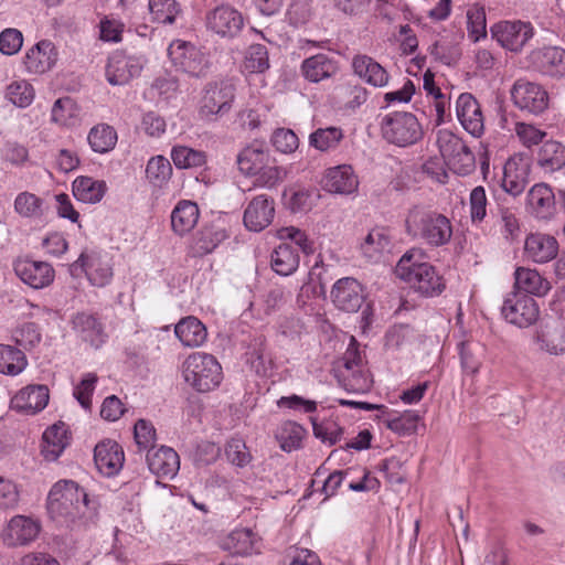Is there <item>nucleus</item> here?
Returning <instances> with one entry per match:
<instances>
[{
	"label": "nucleus",
	"mask_w": 565,
	"mask_h": 565,
	"mask_svg": "<svg viewBox=\"0 0 565 565\" xmlns=\"http://www.w3.org/2000/svg\"><path fill=\"white\" fill-rule=\"evenodd\" d=\"M98 502L73 480H60L47 495V512L61 526L82 527L94 522Z\"/></svg>",
	"instance_id": "1"
},
{
	"label": "nucleus",
	"mask_w": 565,
	"mask_h": 565,
	"mask_svg": "<svg viewBox=\"0 0 565 565\" xmlns=\"http://www.w3.org/2000/svg\"><path fill=\"white\" fill-rule=\"evenodd\" d=\"M405 233L414 241L438 248L450 243L452 223L445 214L424 204L412 205L405 214Z\"/></svg>",
	"instance_id": "2"
},
{
	"label": "nucleus",
	"mask_w": 565,
	"mask_h": 565,
	"mask_svg": "<svg viewBox=\"0 0 565 565\" xmlns=\"http://www.w3.org/2000/svg\"><path fill=\"white\" fill-rule=\"evenodd\" d=\"M416 256H420L417 249L406 252L395 267L396 276L424 297L439 296L446 288L444 277L431 264L419 262Z\"/></svg>",
	"instance_id": "3"
},
{
	"label": "nucleus",
	"mask_w": 565,
	"mask_h": 565,
	"mask_svg": "<svg viewBox=\"0 0 565 565\" xmlns=\"http://www.w3.org/2000/svg\"><path fill=\"white\" fill-rule=\"evenodd\" d=\"M184 381L196 392L207 393L220 386L223 380L222 366L209 353L195 352L183 362Z\"/></svg>",
	"instance_id": "4"
},
{
	"label": "nucleus",
	"mask_w": 565,
	"mask_h": 565,
	"mask_svg": "<svg viewBox=\"0 0 565 565\" xmlns=\"http://www.w3.org/2000/svg\"><path fill=\"white\" fill-rule=\"evenodd\" d=\"M380 129L383 139L398 147L414 145L423 138L418 119L407 111H393L382 116Z\"/></svg>",
	"instance_id": "5"
},
{
	"label": "nucleus",
	"mask_w": 565,
	"mask_h": 565,
	"mask_svg": "<svg viewBox=\"0 0 565 565\" xmlns=\"http://www.w3.org/2000/svg\"><path fill=\"white\" fill-rule=\"evenodd\" d=\"M342 361L343 370H340V382L343 387L352 393L369 392L373 382L370 372L362 369V355L354 338H351Z\"/></svg>",
	"instance_id": "6"
},
{
	"label": "nucleus",
	"mask_w": 565,
	"mask_h": 565,
	"mask_svg": "<svg viewBox=\"0 0 565 565\" xmlns=\"http://www.w3.org/2000/svg\"><path fill=\"white\" fill-rule=\"evenodd\" d=\"M501 313L509 323L519 328H527L537 321L540 308L536 300L531 296L512 291L507 295L501 307Z\"/></svg>",
	"instance_id": "7"
},
{
	"label": "nucleus",
	"mask_w": 565,
	"mask_h": 565,
	"mask_svg": "<svg viewBox=\"0 0 565 565\" xmlns=\"http://www.w3.org/2000/svg\"><path fill=\"white\" fill-rule=\"evenodd\" d=\"M84 271L90 285L95 287L107 286L114 276L113 264L107 254L96 250H84L71 265V273Z\"/></svg>",
	"instance_id": "8"
},
{
	"label": "nucleus",
	"mask_w": 565,
	"mask_h": 565,
	"mask_svg": "<svg viewBox=\"0 0 565 565\" xmlns=\"http://www.w3.org/2000/svg\"><path fill=\"white\" fill-rule=\"evenodd\" d=\"M510 94L514 106L522 111L540 115L548 107V93L537 83L520 78L512 85Z\"/></svg>",
	"instance_id": "9"
},
{
	"label": "nucleus",
	"mask_w": 565,
	"mask_h": 565,
	"mask_svg": "<svg viewBox=\"0 0 565 565\" xmlns=\"http://www.w3.org/2000/svg\"><path fill=\"white\" fill-rule=\"evenodd\" d=\"M235 98L234 87L226 83H209L200 99L199 114L206 120L230 111Z\"/></svg>",
	"instance_id": "10"
},
{
	"label": "nucleus",
	"mask_w": 565,
	"mask_h": 565,
	"mask_svg": "<svg viewBox=\"0 0 565 565\" xmlns=\"http://www.w3.org/2000/svg\"><path fill=\"white\" fill-rule=\"evenodd\" d=\"M491 34L502 47L520 52L533 36V28L531 23L520 20L500 21L491 26Z\"/></svg>",
	"instance_id": "11"
},
{
	"label": "nucleus",
	"mask_w": 565,
	"mask_h": 565,
	"mask_svg": "<svg viewBox=\"0 0 565 565\" xmlns=\"http://www.w3.org/2000/svg\"><path fill=\"white\" fill-rule=\"evenodd\" d=\"M169 56L173 64L184 73L194 77L206 75L207 60L194 45L177 41L170 45Z\"/></svg>",
	"instance_id": "12"
},
{
	"label": "nucleus",
	"mask_w": 565,
	"mask_h": 565,
	"mask_svg": "<svg viewBox=\"0 0 565 565\" xmlns=\"http://www.w3.org/2000/svg\"><path fill=\"white\" fill-rule=\"evenodd\" d=\"M244 26L242 13L230 4H221L206 14V28L224 39H234Z\"/></svg>",
	"instance_id": "13"
},
{
	"label": "nucleus",
	"mask_w": 565,
	"mask_h": 565,
	"mask_svg": "<svg viewBox=\"0 0 565 565\" xmlns=\"http://www.w3.org/2000/svg\"><path fill=\"white\" fill-rule=\"evenodd\" d=\"M531 172V159L523 153L510 157L503 167L502 188L512 196H518L525 190Z\"/></svg>",
	"instance_id": "14"
},
{
	"label": "nucleus",
	"mask_w": 565,
	"mask_h": 565,
	"mask_svg": "<svg viewBox=\"0 0 565 565\" xmlns=\"http://www.w3.org/2000/svg\"><path fill=\"white\" fill-rule=\"evenodd\" d=\"M15 275L28 286L42 289L54 281L55 270L47 262L19 258L13 263Z\"/></svg>",
	"instance_id": "15"
},
{
	"label": "nucleus",
	"mask_w": 565,
	"mask_h": 565,
	"mask_svg": "<svg viewBox=\"0 0 565 565\" xmlns=\"http://www.w3.org/2000/svg\"><path fill=\"white\" fill-rule=\"evenodd\" d=\"M331 298L338 309L356 312L365 300V294L362 285L355 278L344 277L333 285Z\"/></svg>",
	"instance_id": "16"
},
{
	"label": "nucleus",
	"mask_w": 565,
	"mask_h": 565,
	"mask_svg": "<svg viewBox=\"0 0 565 565\" xmlns=\"http://www.w3.org/2000/svg\"><path fill=\"white\" fill-rule=\"evenodd\" d=\"M437 145L441 157L449 166H452L454 168H456L458 163H461L462 167L467 168H471L473 166L475 157L472 151L461 138L451 131H439Z\"/></svg>",
	"instance_id": "17"
},
{
	"label": "nucleus",
	"mask_w": 565,
	"mask_h": 565,
	"mask_svg": "<svg viewBox=\"0 0 565 565\" xmlns=\"http://www.w3.org/2000/svg\"><path fill=\"white\" fill-rule=\"evenodd\" d=\"M456 115L463 129L473 137L484 131V118L481 106L470 93H462L456 102Z\"/></svg>",
	"instance_id": "18"
},
{
	"label": "nucleus",
	"mask_w": 565,
	"mask_h": 565,
	"mask_svg": "<svg viewBox=\"0 0 565 565\" xmlns=\"http://www.w3.org/2000/svg\"><path fill=\"white\" fill-rule=\"evenodd\" d=\"M530 65L539 73L550 77L565 76V50L548 46L534 50L529 55Z\"/></svg>",
	"instance_id": "19"
},
{
	"label": "nucleus",
	"mask_w": 565,
	"mask_h": 565,
	"mask_svg": "<svg viewBox=\"0 0 565 565\" xmlns=\"http://www.w3.org/2000/svg\"><path fill=\"white\" fill-rule=\"evenodd\" d=\"M141 70L142 64L138 57L117 51L108 57L106 78L110 85H125L138 76Z\"/></svg>",
	"instance_id": "20"
},
{
	"label": "nucleus",
	"mask_w": 565,
	"mask_h": 565,
	"mask_svg": "<svg viewBox=\"0 0 565 565\" xmlns=\"http://www.w3.org/2000/svg\"><path fill=\"white\" fill-rule=\"evenodd\" d=\"M41 531L38 519L28 515H14L8 523L3 540L10 546H22L33 542Z\"/></svg>",
	"instance_id": "21"
},
{
	"label": "nucleus",
	"mask_w": 565,
	"mask_h": 565,
	"mask_svg": "<svg viewBox=\"0 0 565 565\" xmlns=\"http://www.w3.org/2000/svg\"><path fill=\"white\" fill-rule=\"evenodd\" d=\"M124 461V450L115 440L106 439L95 446L94 462L103 476H116L121 470Z\"/></svg>",
	"instance_id": "22"
},
{
	"label": "nucleus",
	"mask_w": 565,
	"mask_h": 565,
	"mask_svg": "<svg viewBox=\"0 0 565 565\" xmlns=\"http://www.w3.org/2000/svg\"><path fill=\"white\" fill-rule=\"evenodd\" d=\"M558 254L557 239L544 233H531L524 242V257L535 264H546Z\"/></svg>",
	"instance_id": "23"
},
{
	"label": "nucleus",
	"mask_w": 565,
	"mask_h": 565,
	"mask_svg": "<svg viewBox=\"0 0 565 565\" xmlns=\"http://www.w3.org/2000/svg\"><path fill=\"white\" fill-rule=\"evenodd\" d=\"M274 200L266 194L255 196L244 211V225L254 232L266 228L274 220Z\"/></svg>",
	"instance_id": "24"
},
{
	"label": "nucleus",
	"mask_w": 565,
	"mask_h": 565,
	"mask_svg": "<svg viewBox=\"0 0 565 565\" xmlns=\"http://www.w3.org/2000/svg\"><path fill=\"white\" fill-rule=\"evenodd\" d=\"M50 399L46 385H29L20 390L11 399V409L25 415H34L45 408Z\"/></svg>",
	"instance_id": "25"
},
{
	"label": "nucleus",
	"mask_w": 565,
	"mask_h": 565,
	"mask_svg": "<svg viewBox=\"0 0 565 565\" xmlns=\"http://www.w3.org/2000/svg\"><path fill=\"white\" fill-rule=\"evenodd\" d=\"M57 61V50L50 40L34 44L25 54L24 65L29 73L44 74L52 70Z\"/></svg>",
	"instance_id": "26"
},
{
	"label": "nucleus",
	"mask_w": 565,
	"mask_h": 565,
	"mask_svg": "<svg viewBox=\"0 0 565 565\" xmlns=\"http://www.w3.org/2000/svg\"><path fill=\"white\" fill-rule=\"evenodd\" d=\"M73 329L79 334L83 341L93 348H100L107 340L104 324L96 315L89 312H77L73 320Z\"/></svg>",
	"instance_id": "27"
},
{
	"label": "nucleus",
	"mask_w": 565,
	"mask_h": 565,
	"mask_svg": "<svg viewBox=\"0 0 565 565\" xmlns=\"http://www.w3.org/2000/svg\"><path fill=\"white\" fill-rule=\"evenodd\" d=\"M302 76L311 83H319L334 76L339 71L338 62L324 53H318L302 61Z\"/></svg>",
	"instance_id": "28"
},
{
	"label": "nucleus",
	"mask_w": 565,
	"mask_h": 565,
	"mask_svg": "<svg viewBox=\"0 0 565 565\" xmlns=\"http://www.w3.org/2000/svg\"><path fill=\"white\" fill-rule=\"evenodd\" d=\"M149 470L160 478L172 479L180 469V458L175 450L161 446L147 454Z\"/></svg>",
	"instance_id": "29"
},
{
	"label": "nucleus",
	"mask_w": 565,
	"mask_h": 565,
	"mask_svg": "<svg viewBox=\"0 0 565 565\" xmlns=\"http://www.w3.org/2000/svg\"><path fill=\"white\" fill-rule=\"evenodd\" d=\"M352 68L356 76L374 87H384L388 84V72L369 55H355L352 60Z\"/></svg>",
	"instance_id": "30"
},
{
	"label": "nucleus",
	"mask_w": 565,
	"mask_h": 565,
	"mask_svg": "<svg viewBox=\"0 0 565 565\" xmlns=\"http://www.w3.org/2000/svg\"><path fill=\"white\" fill-rule=\"evenodd\" d=\"M359 185L356 175L351 166L342 164L327 170L323 178V188L332 193L351 194Z\"/></svg>",
	"instance_id": "31"
},
{
	"label": "nucleus",
	"mask_w": 565,
	"mask_h": 565,
	"mask_svg": "<svg viewBox=\"0 0 565 565\" xmlns=\"http://www.w3.org/2000/svg\"><path fill=\"white\" fill-rule=\"evenodd\" d=\"M526 204L535 217L547 220L554 214L555 194L545 183L534 184L526 195Z\"/></svg>",
	"instance_id": "32"
},
{
	"label": "nucleus",
	"mask_w": 565,
	"mask_h": 565,
	"mask_svg": "<svg viewBox=\"0 0 565 565\" xmlns=\"http://www.w3.org/2000/svg\"><path fill=\"white\" fill-rule=\"evenodd\" d=\"M226 238L227 233L224 228L214 224L203 226L193 237L190 255L203 257L212 253Z\"/></svg>",
	"instance_id": "33"
},
{
	"label": "nucleus",
	"mask_w": 565,
	"mask_h": 565,
	"mask_svg": "<svg viewBox=\"0 0 565 565\" xmlns=\"http://www.w3.org/2000/svg\"><path fill=\"white\" fill-rule=\"evenodd\" d=\"M514 291H520L529 296H545L550 289V281L542 277L536 269L518 267L514 271Z\"/></svg>",
	"instance_id": "34"
},
{
	"label": "nucleus",
	"mask_w": 565,
	"mask_h": 565,
	"mask_svg": "<svg viewBox=\"0 0 565 565\" xmlns=\"http://www.w3.org/2000/svg\"><path fill=\"white\" fill-rule=\"evenodd\" d=\"M72 433L67 426H47L42 435L41 452L45 459L56 460L70 445Z\"/></svg>",
	"instance_id": "35"
},
{
	"label": "nucleus",
	"mask_w": 565,
	"mask_h": 565,
	"mask_svg": "<svg viewBox=\"0 0 565 565\" xmlns=\"http://www.w3.org/2000/svg\"><path fill=\"white\" fill-rule=\"evenodd\" d=\"M270 161L268 150L263 143L257 141L243 148L237 154V166L239 171L245 175H254L264 168L265 163Z\"/></svg>",
	"instance_id": "36"
},
{
	"label": "nucleus",
	"mask_w": 565,
	"mask_h": 565,
	"mask_svg": "<svg viewBox=\"0 0 565 565\" xmlns=\"http://www.w3.org/2000/svg\"><path fill=\"white\" fill-rule=\"evenodd\" d=\"M222 547L235 555H250L259 550V540L250 529H235L222 541Z\"/></svg>",
	"instance_id": "37"
},
{
	"label": "nucleus",
	"mask_w": 565,
	"mask_h": 565,
	"mask_svg": "<svg viewBox=\"0 0 565 565\" xmlns=\"http://www.w3.org/2000/svg\"><path fill=\"white\" fill-rule=\"evenodd\" d=\"M174 333L181 343L189 348L202 345L207 337L205 326L193 316L182 318L175 324Z\"/></svg>",
	"instance_id": "38"
},
{
	"label": "nucleus",
	"mask_w": 565,
	"mask_h": 565,
	"mask_svg": "<svg viewBox=\"0 0 565 565\" xmlns=\"http://www.w3.org/2000/svg\"><path fill=\"white\" fill-rule=\"evenodd\" d=\"M199 206L192 201H180L171 213V226L178 235L189 233L198 223Z\"/></svg>",
	"instance_id": "39"
},
{
	"label": "nucleus",
	"mask_w": 565,
	"mask_h": 565,
	"mask_svg": "<svg viewBox=\"0 0 565 565\" xmlns=\"http://www.w3.org/2000/svg\"><path fill=\"white\" fill-rule=\"evenodd\" d=\"M277 406L288 415H309L310 424H318V420H320L319 416H315L318 412V403L300 395L291 394L289 396H281L277 401Z\"/></svg>",
	"instance_id": "40"
},
{
	"label": "nucleus",
	"mask_w": 565,
	"mask_h": 565,
	"mask_svg": "<svg viewBox=\"0 0 565 565\" xmlns=\"http://www.w3.org/2000/svg\"><path fill=\"white\" fill-rule=\"evenodd\" d=\"M107 190L106 182L90 177H77L73 182L74 196L84 203L99 202Z\"/></svg>",
	"instance_id": "41"
},
{
	"label": "nucleus",
	"mask_w": 565,
	"mask_h": 565,
	"mask_svg": "<svg viewBox=\"0 0 565 565\" xmlns=\"http://www.w3.org/2000/svg\"><path fill=\"white\" fill-rule=\"evenodd\" d=\"M271 268L280 276H289L299 266V254L287 243L278 245L270 256Z\"/></svg>",
	"instance_id": "42"
},
{
	"label": "nucleus",
	"mask_w": 565,
	"mask_h": 565,
	"mask_svg": "<svg viewBox=\"0 0 565 565\" xmlns=\"http://www.w3.org/2000/svg\"><path fill=\"white\" fill-rule=\"evenodd\" d=\"M539 166L547 172H554L565 167V146L555 140L543 143L537 153Z\"/></svg>",
	"instance_id": "43"
},
{
	"label": "nucleus",
	"mask_w": 565,
	"mask_h": 565,
	"mask_svg": "<svg viewBox=\"0 0 565 565\" xmlns=\"http://www.w3.org/2000/svg\"><path fill=\"white\" fill-rule=\"evenodd\" d=\"M461 367L467 374H477L482 365L484 347L477 341H463L459 344Z\"/></svg>",
	"instance_id": "44"
},
{
	"label": "nucleus",
	"mask_w": 565,
	"mask_h": 565,
	"mask_svg": "<svg viewBox=\"0 0 565 565\" xmlns=\"http://www.w3.org/2000/svg\"><path fill=\"white\" fill-rule=\"evenodd\" d=\"M87 140L94 152L106 153L116 146L117 132L111 126L100 124L89 130Z\"/></svg>",
	"instance_id": "45"
},
{
	"label": "nucleus",
	"mask_w": 565,
	"mask_h": 565,
	"mask_svg": "<svg viewBox=\"0 0 565 565\" xmlns=\"http://www.w3.org/2000/svg\"><path fill=\"white\" fill-rule=\"evenodd\" d=\"M171 159L178 169H193L206 163V153L188 146H174L171 149Z\"/></svg>",
	"instance_id": "46"
},
{
	"label": "nucleus",
	"mask_w": 565,
	"mask_h": 565,
	"mask_svg": "<svg viewBox=\"0 0 565 565\" xmlns=\"http://www.w3.org/2000/svg\"><path fill=\"white\" fill-rule=\"evenodd\" d=\"M24 353L11 345L0 344V373L17 375L26 366Z\"/></svg>",
	"instance_id": "47"
},
{
	"label": "nucleus",
	"mask_w": 565,
	"mask_h": 565,
	"mask_svg": "<svg viewBox=\"0 0 565 565\" xmlns=\"http://www.w3.org/2000/svg\"><path fill=\"white\" fill-rule=\"evenodd\" d=\"M171 174L172 167L167 158L157 156L148 161L146 177L153 186L161 188L169 181Z\"/></svg>",
	"instance_id": "48"
},
{
	"label": "nucleus",
	"mask_w": 565,
	"mask_h": 565,
	"mask_svg": "<svg viewBox=\"0 0 565 565\" xmlns=\"http://www.w3.org/2000/svg\"><path fill=\"white\" fill-rule=\"evenodd\" d=\"M35 92L33 86L25 79L14 81L7 86L6 97L14 106L25 108L34 99Z\"/></svg>",
	"instance_id": "49"
},
{
	"label": "nucleus",
	"mask_w": 565,
	"mask_h": 565,
	"mask_svg": "<svg viewBox=\"0 0 565 565\" xmlns=\"http://www.w3.org/2000/svg\"><path fill=\"white\" fill-rule=\"evenodd\" d=\"M343 139V131L339 127H327L315 130L310 137V146L320 151L334 149Z\"/></svg>",
	"instance_id": "50"
},
{
	"label": "nucleus",
	"mask_w": 565,
	"mask_h": 565,
	"mask_svg": "<svg viewBox=\"0 0 565 565\" xmlns=\"http://www.w3.org/2000/svg\"><path fill=\"white\" fill-rule=\"evenodd\" d=\"M43 200L34 193L24 191L14 200V211L25 218H38L43 214Z\"/></svg>",
	"instance_id": "51"
},
{
	"label": "nucleus",
	"mask_w": 565,
	"mask_h": 565,
	"mask_svg": "<svg viewBox=\"0 0 565 565\" xmlns=\"http://www.w3.org/2000/svg\"><path fill=\"white\" fill-rule=\"evenodd\" d=\"M149 11L153 21L171 24L181 10L175 0H149Z\"/></svg>",
	"instance_id": "52"
},
{
	"label": "nucleus",
	"mask_w": 565,
	"mask_h": 565,
	"mask_svg": "<svg viewBox=\"0 0 565 565\" xmlns=\"http://www.w3.org/2000/svg\"><path fill=\"white\" fill-rule=\"evenodd\" d=\"M286 21L292 28L306 25L313 17L312 0H295L286 11Z\"/></svg>",
	"instance_id": "53"
},
{
	"label": "nucleus",
	"mask_w": 565,
	"mask_h": 565,
	"mask_svg": "<svg viewBox=\"0 0 565 565\" xmlns=\"http://www.w3.org/2000/svg\"><path fill=\"white\" fill-rule=\"evenodd\" d=\"M305 436L303 426H280L275 434L279 447L286 452L299 449Z\"/></svg>",
	"instance_id": "54"
},
{
	"label": "nucleus",
	"mask_w": 565,
	"mask_h": 565,
	"mask_svg": "<svg viewBox=\"0 0 565 565\" xmlns=\"http://www.w3.org/2000/svg\"><path fill=\"white\" fill-rule=\"evenodd\" d=\"M244 67L248 73H264L269 68L267 47L263 44L250 45L245 54Z\"/></svg>",
	"instance_id": "55"
},
{
	"label": "nucleus",
	"mask_w": 565,
	"mask_h": 565,
	"mask_svg": "<svg viewBox=\"0 0 565 565\" xmlns=\"http://www.w3.org/2000/svg\"><path fill=\"white\" fill-rule=\"evenodd\" d=\"M17 345L24 350H31L41 342V332L39 326L34 322H24L12 333Z\"/></svg>",
	"instance_id": "56"
},
{
	"label": "nucleus",
	"mask_w": 565,
	"mask_h": 565,
	"mask_svg": "<svg viewBox=\"0 0 565 565\" xmlns=\"http://www.w3.org/2000/svg\"><path fill=\"white\" fill-rule=\"evenodd\" d=\"M390 244L391 241L385 232L381 228H375L365 236L361 244V250L366 257L373 258L375 255L388 248Z\"/></svg>",
	"instance_id": "57"
},
{
	"label": "nucleus",
	"mask_w": 565,
	"mask_h": 565,
	"mask_svg": "<svg viewBox=\"0 0 565 565\" xmlns=\"http://www.w3.org/2000/svg\"><path fill=\"white\" fill-rule=\"evenodd\" d=\"M97 381L98 376L95 373H85L81 382L73 390V396L84 409H89L92 406V396Z\"/></svg>",
	"instance_id": "58"
},
{
	"label": "nucleus",
	"mask_w": 565,
	"mask_h": 565,
	"mask_svg": "<svg viewBox=\"0 0 565 565\" xmlns=\"http://www.w3.org/2000/svg\"><path fill=\"white\" fill-rule=\"evenodd\" d=\"M486 13L481 8L469 9L467 12V30L469 38L477 42L487 35Z\"/></svg>",
	"instance_id": "59"
},
{
	"label": "nucleus",
	"mask_w": 565,
	"mask_h": 565,
	"mask_svg": "<svg viewBox=\"0 0 565 565\" xmlns=\"http://www.w3.org/2000/svg\"><path fill=\"white\" fill-rule=\"evenodd\" d=\"M271 142L277 151L291 153L298 148L299 139L292 130L279 128L273 134Z\"/></svg>",
	"instance_id": "60"
},
{
	"label": "nucleus",
	"mask_w": 565,
	"mask_h": 565,
	"mask_svg": "<svg viewBox=\"0 0 565 565\" xmlns=\"http://www.w3.org/2000/svg\"><path fill=\"white\" fill-rule=\"evenodd\" d=\"M19 499L18 486L12 480L0 476V510L14 509Z\"/></svg>",
	"instance_id": "61"
},
{
	"label": "nucleus",
	"mask_w": 565,
	"mask_h": 565,
	"mask_svg": "<svg viewBox=\"0 0 565 565\" xmlns=\"http://www.w3.org/2000/svg\"><path fill=\"white\" fill-rule=\"evenodd\" d=\"M470 216L473 223L482 222L487 215V195L483 186L472 189L469 198Z\"/></svg>",
	"instance_id": "62"
},
{
	"label": "nucleus",
	"mask_w": 565,
	"mask_h": 565,
	"mask_svg": "<svg viewBox=\"0 0 565 565\" xmlns=\"http://www.w3.org/2000/svg\"><path fill=\"white\" fill-rule=\"evenodd\" d=\"M514 131L521 143L527 148L539 145L546 136L545 131L539 129L534 125L525 122H516Z\"/></svg>",
	"instance_id": "63"
},
{
	"label": "nucleus",
	"mask_w": 565,
	"mask_h": 565,
	"mask_svg": "<svg viewBox=\"0 0 565 565\" xmlns=\"http://www.w3.org/2000/svg\"><path fill=\"white\" fill-rule=\"evenodd\" d=\"M227 459L238 467H244L250 461L245 441L241 438H232L225 448Z\"/></svg>",
	"instance_id": "64"
}]
</instances>
